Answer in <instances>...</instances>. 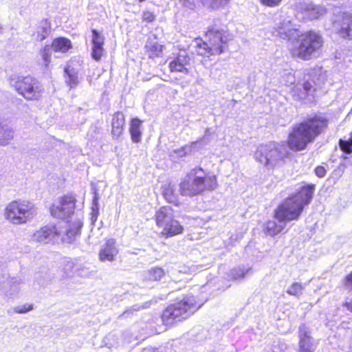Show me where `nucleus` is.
<instances>
[{
	"label": "nucleus",
	"instance_id": "1",
	"mask_svg": "<svg viewBox=\"0 0 352 352\" xmlns=\"http://www.w3.org/2000/svg\"><path fill=\"white\" fill-rule=\"evenodd\" d=\"M329 124L328 119L322 114L308 117L294 126L288 138V146L285 142H270L261 145L255 152V159L268 168H274L287 157L290 149L304 150L308 144L324 131Z\"/></svg>",
	"mask_w": 352,
	"mask_h": 352
},
{
	"label": "nucleus",
	"instance_id": "2",
	"mask_svg": "<svg viewBox=\"0 0 352 352\" xmlns=\"http://www.w3.org/2000/svg\"><path fill=\"white\" fill-rule=\"evenodd\" d=\"M314 190V185L302 186L298 192L285 199L278 206L275 210V218L287 222L298 219L305 206L311 202Z\"/></svg>",
	"mask_w": 352,
	"mask_h": 352
},
{
	"label": "nucleus",
	"instance_id": "3",
	"mask_svg": "<svg viewBox=\"0 0 352 352\" xmlns=\"http://www.w3.org/2000/svg\"><path fill=\"white\" fill-rule=\"evenodd\" d=\"M215 176H206L201 168H195L180 183L179 191L183 196L192 197L204 190H212L217 188Z\"/></svg>",
	"mask_w": 352,
	"mask_h": 352
},
{
	"label": "nucleus",
	"instance_id": "4",
	"mask_svg": "<svg viewBox=\"0 0 352 352\" xmlns=\"http://www.w3.org/2000/svg\"><path fill=\"white\" fill-rule=\"evenodd\" d=\"M297 37L296 45L291 50L292 56L309 60L320 56L324 41L319 33L310 30Z\"/></svg>",
	"mask_w": 352,
	"mask_h": 352
},
{
	"label": "nucleus",
	"instance_id": "5",
	"mask_svg": "<svg viewBox=\"0 0 352 352\" xmlns=\"http://www.w3.org/2000/svg\"><path fill=\"white\" fill-rule=\"evenodd\" d=\"M201 305H198L193 296L187 295L182 300L169 305L163 312L162 319L165 325L188 318Z\"/></svg>",
	"mask_w": 352,
	"mask_h": 352
},
{
	"label": "nucleus",
	"instance_id": "6",
	"mask_svg": "<svg viewBox=\"0 0 352 352\" xmlns=\"http://www.w3.org/2000/svg\"><path fill=\"white\" fill-rule=\"evenodd\" d=\"M37 214L34 204L25 200L13 201L5 208V218L11 223L20 225L26 223Z\"/></svg>",
	"mask_w": 352,
	"mask_h": 352
},
{
	"label": "nucleus",
	"instance_id": "7",
	"mask_svg": "<svg viewBox=\"0 0 352 352\" xmlns=\"http://www.w3.org/2000/svg\"><path fill=\"white\" fill-rule=\"evenodd\" d=\"M155 218L157 227L162 229V234L166 237L173 236L183 232L184 228L175 219L173 210L170 207H161L155 212Z\"/></svg>",
	"mask_w": 352,
	"mask_h": 352
},
{
	"label": "nucleus",
	"instance_id": "8",
	"mask_svg": "<svg viewBox=\"0 0 352 352\" xmlns=\"http://www.w3.org/2000/svg\"><path fill=\"white\" fill-rule=\"evenodd\" d=\"M11 85L26 100H38L43 92L42 84L30 76L11 80Z\"/></svg>",
	"mask_w": 352,
	"mask_h": 352
},
{
	"label": "nucleus",
	"instance_id": "9",
	"mask_svg": "<svg viewBox=\"0 0 352 352\" xmlns=\"http://www.w3.org/2000/svg\"><path fill=\"white\" fill-rule=\"evenodd\" d=\"M76 199L72 195H66L57 199L50 207L51 215L57 219H67L75 211Z\"/></svg>",
	"mask_w": 352,
	"mask_h": 352
},
{
	"label": "nucleus",
	"instance_id": "10",
	"mask_svg": "<svg viewBox=\"0 0 352 352\" xmlns=\"http://www.w3.org/2000/svg\"><path fill=\"white\" fill-rule=\"evenodd\" d=\"M295 11L296 17L302 21L317 19L326 13L324 6L308 2L297 3Z\"/></svg>",
	"mask_w": 352,
	"mask_h": 352
},
{
	"label": "nucleus",
	"instance_id": "11",
	"mask_svg": "<svg viewBox=\"0 0 352 352\" xmlns=\"http://www.w3.org/2000/svg\"><path fill=\"white\" fill-rule=\"evenodd\" d=\"M206 36L209 38V44L214 51V53L217 54H220L225 51L227 42L231 39L227 32L219 30L214 28H209Z\"/></svg>",
	"mask_w": 352,
	"mask_h": 352
},
{
	"label": "nucleus",
	"instance_id": "12",
	"mask_svg": "<svg viewBox=\"0 0 352 352\" xmlns=\"http://www.w3.org/2000/svg\"><path fill=\"white\" fill-rule=\"evenodd\" d=\"M299 339L298 352H315L318 342L311 336V331L305 324L298 327Z\"/></svg>",
	"mask_w": 352,
	"mask_h": 352
},
{
	"label": "nucleus",
	"instance_id": "13",
	"mask_svg": "<svg viewBox=\"0 0 352 352\" xmlns=\"http://www.w3.org/2000/svg\"><path fill=\"white\" fill-rule=\"evenodd\" d=\"M61 236V232L52 225H47L36 230L32 236L31 240L36 243H47L57 241Z\"/></svg>",
	"mask_w": 352,
	"mask_h": 352
},
{
	"label": "nucleus",
	"instance_id": "14",
	"mask_svg": "<svg viewBox=\"0 0 352 352\" xmlns=\"http://www.w3.org/2000/svg\"><path fill=\"white\" fill-rule=\"evenodd\" d=\"M333 30L343 38L352 39V14L343 13L333 21Z\"/></svg>",
	"mask_w": 352,
	"mask_h": 352
},
{
	"label": "nucleus",
	"instance_id": "15",
	"mask_svg": "<svg viewBox=\"0 0 352 352\" xmlns=\"http://www.w3.org/2000/svg\"><path fill=\"white\" fill-rule=\"evenodd\" d=\"M274 34L284 40H292L298 36V30L292 24L288 18H282L276 23Z\"/></svg>",
	"mask_w": 352,
	"mask_h": 352
},
{
	"label": "nucleus",
	"instance_id": "16",
	"mask_svg": "<svg viewBox=\"0 0 352 352\" xmlns=\"http://www.w3.org/2000/svg\"><path fill=\"white\" fill-rule=\"evenodd\" d=\"M22 281L15 277L8 278L1 285V292L7 298H15L20 292V285Z\"/></svg>",
	"mask_w": 352,
	"mask_h": 352
},
{
	"label": "nucleus",
	"instance_id": "17",
	"mask_svg": "<svg viewBox=\"0 0 352 352\" xmlns=\"http://www.w3.org/2000/svg\"><path fill=\"white\" fill-rule=\"evenodd\" d=\"M82 226V214L81 212H78L76 219L69 226V228L65 231V235L62 237V240L68 243H72L76 237L80 235Z\"/></svg>",
	"mask_w": 352,
	"mask_h": 352
},
{
	"label": "nucleus",
	"instance_id": "18",
	"mask_svg": "<svg viewBox=\"0 0 352 352\" xmlns=\"http://www.w3.org/2000/svg\"><path fill=\"white\" fill-rule=\"evenodd\" d=\"M118 254V249L116 247V241L114 239H109L106 241L99 252L100 261H113Z\"/></svg>",
	"mask_w": 352,
	"mask_h": 352
},
{
	"label": "nucleus",
	"instance_id": "19",
	"mask_svg": "<svg viewBox=\"0 0 352 352\" xmlns=\"http://www.w3.org/2000/svg\"><path fill=\"white\" fill-rule=\"evenodd\" d=\"M104 42V36L98 32L96 30H92V48H91V56L93 59L96 61L100 60L102 56L104 50L103 48Z\"/></svg>",
	"mask_w": 352,
	"mask_h": 352
},
{
	"label": "nucleus",
	"instance_id": "20",
	"mask_svg": "<svg viewBox=\"0 0 352 352\" xmlns=\"http://www.w3.org/2000/svg\"><path fill=\"white\" fill-rule=\"evenodd\" d=\"M189 61L190 58L187 53L185 51L180 52L176 58L170 62V72H181L187 74L188 71L186 65L189 63Z\"/></svg>",
	"mask_w": 352,
	"mask_h": 352
},
{
	"label": "nucleus",
	"instance_id": "21",
	"mask_svg": "<svg viewBox=\"0 0 352 352\" xmlns=\"http://www.w3.org/2000/svg\"><path fill=\"white\" fill-rule=\"evenodd\" d=\"M125 124V118L122 112L118 111L113 114L111 121V133L116 138H118L123 131Z\"/></svg>",
	"mask_w": 352,
	"mask_h": 352
},
{
	"label": "nucleus",
	"instance_id": "22",
	"mask_svg": "<svg viewBox=\"0 0 352 352\" xmlns=\"http://www.w3.org/2000/svg\"><path fill=\"white\" fill-rule=\"evenodd\" d=\"M129 132L133 142H140L143 132L142 121L138 118L131 119Z\"/></svg>",
	"mask_w": 352,
	"mask_h": 352
},
{
	"label": "nucleus",
	"instance_id": "23",
	"mask_svg": "<svg viewBox=\"0 0 352 352\" xmlns=\"http://www.w3.org/2000/svg\"><path fill=\"white\" fill-rule=\"evenodd\" d=\"M183 5L186 8L192 9L198 0H181ZM204 5L212 9H217L223 7L230 1V0H201Z\"/></svg>",
	"mask_w": 352,
	"mask_h": 352
},
{
	"label": "nucleus",
	"instance_id": "24",
	"mask_svg": "<svg viewBox=\"0 0 352 352\" xmlns=\"http://www.w3.org/2000/svg\"><path fill=\"white\" fill-rule=\"evenodd\" d=\"M277 220L278 221V223L275 221H269L267 222L264 229L265 233L270 236H275L283 230L287 221L285 220Z\"/></svg>",
	"mask_w": 352,
	"mask_h": 352
},
{
	"label": "nucleus",
	"instance_id": "25",
	"mask_svg": "<svg viewBox=\"0 0 352 352\" xmlns=\"http://www.w3.org/2000/svg\"><path fill=\"white\" fill-rule=\"evenodd\" d=\"M195 47L196 48V53L198 55L204 56H210L212 55H216L214 53V51L212 49L210 45L206 42H204L201 39L196 38L194 41Z\"/></svg>",
	"mask_w": 352,
	"mask_h": 352
},
{
	"label": "nucleus",
	"instance_id": "26",
	"mask_svg": "<svg viewBox=\"0 0 352 352\" xmlns=\"http://www.w3.org/2000/svg\"><path fill=\"white\" fill-rule=\"evenodd\" d=\"M52 47L56 52L65 53L72 48V43L68 38L59 37L53 41Z\"/></svg>",
	"mask_w": 352,
	"mask_h": 352
},
{
	"label": "nucleus",
	"instance_id": "27",
	"mask_svg": "<svg viewBox=\"0 0 352 352\" xmlns=\"http://www.w3.org/2000/svg\"><path fill=\"white\" fill-rule=\"evenodd\" d=\"M50 32V23L47 19H43L40 22L37 30L34 35L36 41H42L48 36Z\"/></svg>",
	"mask_w": 352,
	"mask_h": 352
},
{
	"label": "nucleus",
	"instance_id": "28",
	"mask_svg": "<svg viewBox=\"0 0 352 352\" xmlns=\"http://www.w3.org/2000/svg\"><path fill=\"white\" fill-rule=\"evenodd\" d=\"M145 48L148 53V57L151 58H154L161 56L164 50V46L155 41L148 40L146 42Z\"/></svg>",
	"mask_w": 352,
	"mask_h": 352
},
{
	"label": "nucleus",
	"instance_id": "29",
	"mask_svg": "<svg viewBox=\"0 0 352 352\" xmlns=\"http://www.w3.org/2000/svg\"><path fill=\"white\" fill-rule=\"evenodd\" d=\"M14 138V131L12 129L5 126H0V145L6 146Z\"/></svg>",
	"mask_w": 352,
	"mask_h": 352
},
{
	"label": "nucleus",
	"instance_id": "30",
	"mask_svg": "<svg viewBox=\"0 0 352 352\" xmlns=\"http://www.w3.org/2000/svg\"><path fill=\"white\" fill-rule=\"evenodd\" d=\"M65 82L70 87L73 88L78 84V77L77 72L74 69L69 67L65 68Z\"/></svg>",
	"mask_w": 352,
	"mask_h": 352
},
{
	"label": "nucleus",
	"instance_id": "31",
	"mask_svg": "<svg viewBox=\"0 0 352 352\" xmlns=\"http://www.w3.org/2000/svg\"><path fill=\"white\" fill-rule=\"evenodd\" d=\"M163 195L168 202L177 204V195L175 192V188L170 184L164 187Z\"/></svg>",
	"mask_w": 352,
	"mask_h": 352
},
{
	"label": "nucleus",
	"instance_id": "32",
	"mask_svg": "<svg viewBox=\"0 0 352 352\" xmlns=\"http://www.w3.org/2000/svg\"><path fill=\"white\" fill-rule=\"evenodd\" d=\"M305 289V285L300 283H294L287 290V293L289 295L299 298Z\"/></svg>",
	"mask_w": 352,
	"mask_h": 352
},
{
	"label": "nucleus",
	"instance_id": "33",
	"mask_svg": "<svg viewBox=\"0 0 352 352\" xmlns=\"http://www.w3.org/2000/svg\"><path fill=\"white\" fill-rule=\"evenodd\" d=\"M250 268L237 267L232 269L230 271V276L232 280H239L245 277V274L248 273Z\"/></svg>",
	"mask_w": 352,
	"mask_h": 352
},
{
	"label": "nucleus",
	"instance_id": "34",
	"mask_svg": "<svg viewBox=\"0 0 352 352\" xmlns=\"http://www.w3.org/2000/svg\"><path fill=\"white\" fill-rule=\"evenodd\" d=\"M165 274L164 270L161 267H153L148 272V278L151 280H160Z\"/></svg>",
	"mask_w": 352,
	"mask_h": 352
},
{
	"label": "nucleus",
	"instance_id": "35",
	"mask_svg": "<svg viewBox=\"0 0 352 352\" xmlns=\"http://www.w3.org/2000/svg\"><path fill=\"white\" fill-rule=\"evenodd\" d=\"M303 91L305 97L308 96H314V92L316 91V87L313 80H307L303 85H302Z\"/></svg>",
	"mask_w": 352,
	"mask_h": 352
},
{
	"label": "nucleus",
	"instance_id": "36",
	"mask_svg": "<svg viewBox=\"0 0 352 352\" xmlns=\"http://www.w3.org/2000/svg\"><path fill=\"white\" fill-rule=\"evenodd\" d=\"M99 214V205H98V197L96 193L93 199L91 212V221L94 224L98 219Z\"/></svg>",
	"mask_w": 352,
	"mask_h": 352
},
{
	"label": "nucleus",
	"instance_id": "37",
	"mask_svg": "<svg viewBox=\"0 0 352 352\" xmlns=\"http://www.w3.org/2000/svg\"><path fill=\"white\" fill-rule=\"evenodd\" d=\"M339 146L344 153H352V133L348 140L340 139L339 141Z\"/></svg>",
	"mask_w": 352,
	"mask_h": 352
},
{
	"label": "nucleus",
	"instance_id": "38",
	"mask_svg": "<svg viewBox=\"0 0 352 352\" xmlns=\"http://www.w3.org/2000/svg\"><path fill=\"white\" fill-rule=\"evenodd\" d=\"M291 94L293 98L296 100H300L306 98L302 87V85H297L294 86L291 89Z\"/></svg>",
	"mask_w": 352,
	"mask_h": 352
},
{
	"label": "nucleus",
	"instance_id": "39",
	"mask_svg": "<svg viewBox=\"0 0 352 352\" xmlns=\"http://www.w3.org/2000/svg\"><path fill=\"white\" fill-rule=\"evenodd\" d=\"M210 142V137L207 135H204L200 139L197 141L192 142L191 143L192 148L195 151H198L200 148H202L204 146L208 144Z\"/></svg>",
	"mask_w": 352,
	"mask_h": 352
},
{
	"label": "nucleus",
	"instance_id": "40",
	"mask_svg": "<svg viewBox=\"0 0 352 352\" xmlns=\"http://www.w3.org/2000/svg\"><path fill=\"white\" fill-rule=\"evenodd\" d=\"M52 50H53L52 45H47L41 51V54L42 56L43 60H44L46 66L50 62V56H51Z\"/></svg>",
	"mask_w": 352,
	"mask_h": 352
},
{
	"label": "nucleus",
	"instance_id": "41",
	"mask_svg": "<svg viewBox=\"0 0 352 352\" xmlns=\"http://www.w3.org/2000/svg\"><path fill=\"white\" fill-rule=\"evenodd\" d=\"M34 309L33 304H24L19 305L14 308V311L16 314H25Z\"/></svg>",
	"mask_w": 352,
	"mask_h": 352
},
{
	"label": "nucleus",
	"instance_id": "42",
	"mask_svg": "<svg viewBox=\"0 0 352 352\" xmlns=\"http://www.w3.org/2000/svg\"><path fill=\"white\" fill-rule=\"evenodd\" d=\"M192 151H195V150H194L191 144L190 145H186L185 146L175 151V152L177 153L179 157H184Z\"/></svg>",
	"mask_w": 352,
	"mask_h": 352
},
{
	"label": "nucleus",
	"instance_id": "43",
	"mask_svg": "<svg viewBox=\"0 0 352 352\" xmlns=\"http://www.w3.org/2000/svg\"><path fill=\"white\" fill-rule=\"evenodd\" d=\"M260 2L267 7L274 8L278 6L281 2L282 0H259Z\"/></svg>",
	"mask_w": 352,
	"mask_h": 352
},
{
	"label": "nucleus",
	"instance_id": "44",
	"mask_svg": "<svg viewBox=\"0 0 352 352\" xmlns=\"http://www.w3.org/2000/svg\"><path fill=\"white\" fill-rule=\"evenodd\" d=\"M341 158L344 160V162L340 164L339 168L342 170V171H344L349 166H352V160L344 155H342Z\"/></svg>",
	"mask_w": 352,
	"mask_h": 352
},
{
	"label": "nucleus",
	"instance_id": "45",
	"mask_svg": "<svg viewBox=\"0 0 352 352\" xmlns=\"http://www.w3.org/2000/svg\"><path fill=\"white\" fill-rule=\"evenodd\" d=\"M343 283L345 287L352 289V272L345 277Z\"/></svg>",
	"mask_w": 352,
	"mask_h": 352
},
{
	"label": "nucleus",
	"instance_id": "46",
	"mask_svg": "<svg viewBox=\"0 0 352 352\" xmlns=\"http://www.w3.org/2000/svg\"><path fill=\"white\" fill-rule=\"evenodd\" d=\"M142 17L144 21L148 22H152L155 19V15L149 11L144 12Z\"/></svg>",
	"mask_w": 352,
	"mask_h": 352
},
{
	"label": "nucleus",
	"instance_id": "47",
	"mask_svg": "<svg viewBox=\"0 0 352 352\" xmlns=\"http://www.w3.org/2000/svg\"><path fill=\"white\" fill-rule=\"evenodd\" d=\"M315 173L318 177H323L326 174V170L323 166H317L315 168Z\"/></svg>",
	"mask_w": 352,
	"mask_h": 352
},
{
	"label": "nucleus",
	"instance_id": "48",
	"mask_svg": "<svg viewBox=\"0 0 352 352\" xmlns=\"http://www.w3.org/2000/svg\"><path fill=\"white\" fill-rule=\"evenodd\" d=\"M140 309L139 307L133 306L130 309L126 310L123 314L120 316V317H128L131 314H133L134 311H138Z\"/></svg>",
	"mask_w": 352,
	"mask_h": 352
},
{
	"label": "nucleus",
	"instance_id": "49",
	"mask_svg": "<svg viewBox=\"0 0 352 352\" xmlns=\"http://www.w3.org/2000/svg\"><path fill=\"white\" fill-rule=\"evenodd\" d=\"M344 307H346L349 311L352 312V300L350 301H346L343 304Z\"/></svg>",
	"mask_w": 352,
	"mask_h": 352
},
{
	"label": "nucleus",
	"instance_id": "50",
	"mask_svg": "<svg viewBox=\"0 0 352 352\" xmlns=\"http://www.w3.org/2000/svg\"><path fill=\"white\" fill-rule=\"evenodd\" d=\"M287 78L290 80V82L293 83V81L294 80V76L293 75H292L291 74H289L287 75Z\"/></svg>",
	"mask_w": 352,
	"mask_h": 352
},
{
	"label": "nucleus",
	"instance_id": "51",
	"mask_svg": "<svg viewBox=\"0 0 352 352\" xmlns=\"http://www.w3.org/2000/svg\"><path fill=\"white\" fill-rule=\"evenodd\" d=\"M210 133H210V128H207V129H206V131H205V134H204V135H207V136L210 137Z\"/></svg>",
	"mask_w": 352,
	"mask_h": 352
},
{
	"label": "nucleus",
	"instance_id": "52",
	"mask_svg": "<svg viewBox=\"0 0 352 352\" xmlns=\"http://www.w3.org/2000/svg\"><path fill=\"white\" fill-rule=\"evenodd\" d=\"M91 236H92L91 235H89V243H96V242L91 241Z\"/></svg>",
	"mask_w": 352,
	"mask_h": 352
},
{
	"label": "nucleus",
	"instance_id": "53",
	"mask_svg": "<svg viewBox=\"0 0 352 352\" xmlns=\"http://www.w3.org/2000/svg\"><path fill=\"white\" fill-rule=\"evenodd\" d=\"M140 2H143L145 0H138Z\"/></svg>",
	"mask_w": 352,
	"mask_h": 352
}]
</instances>
